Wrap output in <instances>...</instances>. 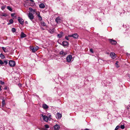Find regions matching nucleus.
<instances>
[{
	"instance_id": "dca6fc26",
	"label": "nucleus",
	"mask_w": 130,
	"mask_h": 130,
	"mask_svg": "<svg viewBox=\"0 0 130 130\" xmlns=\"http://www.w3.org/2000/svg\"><path fill=\"white\" fill-rule=\"evenodd\" d=\"M78 36V35L77 34H73V37L75 39H77Z\"/></svg>"
},
{
	"instance_id": "4be33fe9",
	"label": "nucleus",
	"mask_w": 130,
	"mask_h": 130,
	"mask_svg": "<svg viewBox=\"0 0 130 130\" xmlns=\"http://www.w3.org/2000/svg\"><path fill=\"white\" fill-rule=\"evenodd\" d=\"M7 8V9L10 11H12V8L10 6H8Z\"/></svg>"
},
{
	"instance_id": "8fccbe9b",
	"label": "nucleus",
	"mask_w": 130,
	"mask_h": 130,
	"mask_svg": "<svg viewBox=\"0 0 130 130\" xmlns=\"http://www.w3.org/2000/svg\"><path fill=\"white\" fill-rule=\"evenodd\" d=\"M1 86H0V91H1Z\"/></svg>"
},
{
	"instance_id": "f704fd0d",
	"label": "nucleus",
	"mask_w": 130,
	"mask_h": 130,
	"mask_svg": "<svg viewBox=\"0 0 130 130\" xmlns=\"http://www.w3.org/2000/svg\"><path fill=\"white\" fill-rule=\"evenodd\" d=\"M90 51L92 53H93V49L92 48L90 49Z\"/></svg>"
},
{
	"instance_id": "412c9836",
	"label": "nucleus",
	"mask_w": 130,
	"mask_h": 130,
	"mask_svg": "<svg viewBox=\"0 0 130 130\" xmlns=\"http://www.w3.org/2000/svg\"><path fill=\"white\" fill-rule=\"evenodd\" d=\"M0 56L2 59H4L5 58V56L2 53L1 54Z\"/></svg>"
},
{
	"instance_id": "bb28decb",
	"label": "nucleus",
	"mask_w": 130,
	"mask_h": 130,
	"mask_svg": "<svg viewBox=\"0 0 130 130\" xmlns=\"http://www.w3.org/2000/svg\"><path fill=\"white\" fill-rule=\"evenodd\" d=\"M120 128V126L119 125L117 126L116 127L115 130H117Z\"/></svg>"
},
{
	"instance_id": "37998d69",
	"label": "nucleus",
	"mask_w": 130,
	"mask_h": 130,
	"mask_svg": "<svg viewBox=\"0 0 130 130\" xmlns=\"http://www.w3.org/2000/svg\"><path fill=\"white\" fill-rule=\"evenodd\" d=\"M35 48H36V50L37 51V50H38L39 48V47L37 46L36 47H35Z\"/></svg>"
},
{
	"instance_id": "a19ab883",
	"label": "nucleus",
	"mask_w": 130,
	"mask_h": 130,
	"mask_svg": "<svg viewBox=\"0 0 130 130\" xmlns=\"http://www.w3.org/2000/svg\"><path fill=\"white\" fill-rule=\"evenodd\" d=\"M15 13H12L11 14V16L12 17H13L14 16V15H15Z\"/></svg>"
},
{
	"instance_id": "f257e3e1",
	"label": "nucleus",
	"mask_w": 130,
	"mask_h": 130,
	"mask_svg": "<svg viewBox=\"0 0 130 130\" xmlns=\"http://www.w3.org/2000/svg\"><path fill=\"white\" fill-rule=\"evenodd\" d=\"M60 44L64 47H67L69 45L68 42L66 41H63L61 43H60Z\"/></svg>"
},
{
	"instance_id": "b1692460",
	"label": "nucleus",
	"mask_w": 130,
	"mask_h": 130,
	"mask_svg": "<svg viewBox=\"0 0 130 130\" xmlns=\"http://www.w3.org/2000/svg\"><path fill=\"white\" fill-rule=\"evenodd\" d=\"M38 19L40 21H41L42 20V18L41 16L40 15H39V16H38Z\"/></svg>"
},
{
	"instance_id": "aec40b11",
	"label": "nucleus",
	"mask_w": 130,
	"mask_h": 130,
	"mask_svg": "<svg viewBox=\"0 0 130 130\" xmlns=\"http://www.w3.org/2000/svg\"><path fill=\"white\" fill-rule=\"evenodd\" d=\"M9 22L10 23L8 24V25L10 24H12L13 22V21L12 19H11L9 20Z\"/></svg>"
},
{
	"instance_id": "09e8293b",
	"label": "nucleus",
	"mask_w": 130,
	"mask_h": 130,
	"mask_svg": "<svg viewBox=\"0 0 130 130\" xmlns=\"http://www.w3.org/2000/svg\"><path fill=\"white\" fill-rule=\"evenodd\" d=\"M19 86V87H21V85H20V84H19V85H18Z\"/></svg>"
},
{
	"instance_id": "5701e85b",
	"label": "nucleus",
	"mask_w": 130,
	"mask_h": 130,
	"mask_svg": "<svg viewBox=\"0 0 130 130\" xmlns=\"http://www.w3.org/2000/svg\"><path fill=\"white\" fill-rule=\"evenodd\" d=\"M11 31L13 33H14L16 31V29L15 28H13L11 29Z\"/></svg>"
},
{
	"instance_id": "39448f33",
	"label": "nucleus",
	"mask_w": 130,
	"mask_h": 130,
	"mask_svg": "<svg viewBox=\"0 0 130 130\" xmlns=\"http://www.w3.org/2000/svg\"><path fill=\"white\" fill-rule=\"evenodd\" d=\"M28 15V18L31 20L32 21L34 19V16L32 13H29Z\"/></svg>"
},
{
	"instance_id": "7c9ffc66",
	"label": "nucleus",
	"mask_w": 130,
	"mask_h": 130,
	"mask_svg": "<svg viewBox=\"0 0 130 130\" xmlns=\"http://www.w3.org/2000/svg\"><path fill=\"white\" fill-rule=\"evenodd\" d=\"M63 52L62 51H60L59 53V54L61 55H62L63 54Z\"/></svg>"
},
{
	"instance_id": "de8ad7c7",
	"label": "nucleus",
	"mask_w": 130,
	"mask_h": 130,
	"mask_svg": "<svg viewBox=\"0 0 130 130\" xmlns=\"http://www.w3.org/2000/svg\"><path fill=\"white\" fill-rule=\"evenodd\" d=\"M127 55L128 56H130V54H128L127 53Z\"/></svg>"
},
{
	"instance_id": "9b49d317",
	"label": "nucleus",
	"mask_w": 130,
	"mask_h": 130,
	"mask_svg": "<svg viewBox=\"0 0 130 130\" xmlns=\"http://www.w3.org/2000/svg\"><path fill=\"white\" fill-rule=\"evenodd\" d=\"M63 36V33L62 32H60V34H58L57 35V37L59 38H60L62 37Z\"/></svg>"
},
{
	"instance_id": "3c124183",
	"label": "nucleus",
	"mask_w": 130,
	"mask_h": 130,
	"mask_svg": "<svg viewBox=\"0 0 130 130\" xmlns=\"http://www.w3.org/2000/svg\"><path fill=\"white\" fill-rule=\"evenodd\" d=\"M25 23H26V24H27L28 23V22H27L26 21H25Z\"/></svg>"
},
{
	"instance_id": "c03bdc74",
	"label": "nucleus",
	"mask_w": 130,
	"mask_h": 130,
	"mask_svg": "<svg viewBox=\"0 0 130 130\" xmlns=\"http://www.w3.org/2000/svg\"><path fill=\"white\" fill-rule=\"evenodd\" d=\"M51 116V115H48V117H48V118H49V120H50L51 118H50V117Z\"/></svg>"
},
{
	"instance_id": "c85d7f7f",
	"label": "nucleus",
	"mask_w": 130,
	"mask_h": 130,
	"mask_svg": "<svg viewBox=\"0 0 130 130\" xmlns=\"http://www.w3.org/2000/svg\"><path fill=\"white\" fill-rule=\"evenodd\" d=\"M4 82H2L1 80H0V84L2 85H4Z\"/></svg>"
},
{
	"instance_id": "0eeeda50",
	"label": "nucleus",
	"mask_w": 130,
	"mask_h": 130,
	"mask_svg": "<svg viewBox=\"0 0 130 130\" xmlns=\"http://www.w3.org/2000/svg\"><path fill=\"white\" fill-rule=\"evenodd\" d=\"M18 20L21 25H23L24 21L22 18L19 17L18 18Z\"/></svg>"
},
{
	"instance_id": "9d476101",
	"label": "nucleus",
	"mask_w": 130,
	"mask_h": 130,
	"mask_svg": "<svg viewBox=\"0 0 130 130\" xmlns=\"http://www.w3.org/2000/svg\"><path fill=\"white\" fill-rule=\"evenodd\" d=\"M110 56L112 59H113L116 58V55L115 54V53H110Z\"/></svg>"
},
{
	"instance_id": "6e6552de",
	"label": "nucleus",
	"mask_w": 130,
	"mask_h": 130,
	"mask_svg": "<svg viewBox=\"0 0 130 130\" xmlns=\"http://www.w3.org/2000/svg\"><path fill=\"white\" fill-rule=\"evenodd\" d=\"M55 21L57 23L59 24L61 22V20L59 17H58L56 19Z\"/></svg>"
},
{
	"instance_id": "ea45409f",
	"label": "nucleus",
	"mask_w": 130,
	"mask_h": 130,
	"mask_svg": "<svg viewBox=\"0 0 130 130\" xmlns=\"http://www.w3.org/2000/svg\"><path fill=\"white\" fill-rule=\"evenodd\" d=\"M42 24L44 26H46V24L44 22H43L42 23Z\"/></svg>"
},
{
	"instance_id": "a211bd4d",
	"label": "nucleus",
	"mask_w": 130,
	"mask_h": 130,
	"mask_svg": "<svg viewBox=\"0 0 130 130\" xmlns=\"http://www.w3.org/2000/svg\"><path fill=\"white\" fill-rule=\"evenodd\" d=\"M5 104V100L3 99L2 102V106L3 107L4 106Z\"/></svg>"
},
{
	"instance_id": "c9c22d12",
	"label": "nucleus",
	"mask_w": 130,
	"mask_h": 130,
	"mask_svg": "<svg viewBox=\"0 0 130 130\" xmlns=\"http://www.w3.org/2000/svg\"><path fill=\"white\" fill-rule=\"evenodd\" d=\"M4 63L5 64H7L8 63V61L7 60H5L4 61Z\"/></svg>"
},
{
	"instance_id": "cd10ccee",
	"label": "nucleus",
	"mask_w": 130,
	"mask_h": 130,
	"mask_svg": "<svg viewBox=\"0 0 130 130\" xmlns=\"http://www.w3.org/2000/svg\"><path fill=\"white\" fill-rule=\"evenodd\" d=\"M1 15L2 16L6 17L7 16V14L6 13H3Z\"/></svg>"
},
{
	"instance_id": "49530a36",
	"label": "nucleus",
	"mask_w": 130,
	"mask_h": 130,
	"mask_svg": "<svg viewBox=\"0 0 130 130\" xmlns=\"http://www.w3.org/2000/svg\"><path fill=\"white\" fill-rule=\"evenodd\" d=\"M40 130H45V129L44 128H41V129Z\"/></svg>"
},
{
	"instance_id": "1a4fd4ad",
	"label": "nucleus",
	"mask_w": 130,
	"mask_h": 130,
	"mask_svg": "<svg viewBox=\"0 0 130 130\" xmlns=\"http://www.w3.org/2000/svg\"><path fill=\"white\" fill-rule=\"evenodd\" d=\"M54 127L55 130H58L60 128V126L57 124L54 126Z\"/></svg>"
},
{
	"instance_id": "ddd939ff",
	"label": "nucleus",
	"mask_w": 130,
	"mask_h": 130,
	"mask_svg": "<svg viewBox=\"0 0 130 130\" xmlns=\"http://www.w3.org/2000/svg\"><path fill=\"white\" fill-rule=\"evenodd\" d=\"M55 31V29L54 28H53L51 29H50L48 30V31L51 34H53L54 32Z\"/></svg>"
},
{
	"instance_id": "6ab92c4d",
	"label": "nucleus",
	"mask_w": 130,
	"mask_h": 130,
	"mask_svg": "<svg viewBox=\"0 0 130 130\" xmlns=\"http://www.w3.org/2000/svg\"><path fill=\"white\" fill-rule=\"evenodd\" d=\"M31 49L32 50V52H34L36 51V49L35 47H32V48H31Z\"/></svg>"
},
{
	"instance_id": "f03ea898",
	"label": "nucleus",
	"mask_w": 130,
	"mask_h": 130,
	"mask_svg": "<svg viewBox=\"0 0 130 130\" xmlns=\"http://www.w3.org/2000/svg\"><path fill=\"white\" fill-rule=\"evenodd\" d=\"M9 64L10 67H13L15 66V61L10 60L9 62Z\"/></svg>"
},
{
	"instance_id": "72a5a7b5",
	"label": "nucleus",
	"mask_w": 130,
	"mask_h": 130,
	"mask_svg": "<svg viewBox=\"0 0 130 130\" xmlns=\"http://www.w3.org/2000/svg\"><path fill=\"white\" fill-rule=\"evenodd\" d=\"M36 14L38 16H39V15H40V13L39 12H36Z\"/></svg>"
},
{
	"instance_id": "f8f14e48",
	"label": "nucleus",
	"mask_w": 130,
	"mask_h": 130,
	"mask_svg": "<svg viewBox=\"0 0 130 130\" xmlns=\"http://www.w3.org/2000/svg\"><path fill=\"white\" fill-rule=\"evenodd\" d=\"M62 117V115L59 113H57L56 116V118L57 119H60Z\"/></svg>"
},
{
	"instance_id": "2eb2a0df",
	"label": "nucleus",
	"mask_w": 130,
	"mask_h": 130,
	"mask_svg": "<svg viewBox=\"0 0 130 130\" xmlns=\"http://www.w3.org/2000/svg\"><path fill=\"white\" fill-rule=\"evenodd\" d=\"M26 36L25 34H24L23 32H22L21 35V38H23L26 37Z\"/></svg>"
},
{
	"instance_id": "4c0bfd02",
	"label": "nucleus",
	"mask_w": 130,
	"mask_h": 130,
	"mask_svg": "<svg viewBox=\"0 0 130 130\" xmlns=\"http://www.w3.org/2000/svg\"><path fill=\"white\" fill-rule=\"evenodd\" d=\"M115 64L116 65V67H118V61H116V63H115Z\"/></svg>"
},
{
	"instance_id": "a878e982",
	"label": "nucleus",
	"mask_w": 130,
	"mask_h": 130,
	"mask_svg": "<svg viewBox=\"0 0 130 130\" xmlns=\"http://www.w3.org/2000/svg\"><path fill=\"white\" fill-rule=\"evenodd\" d=\"M120 128L122 129H124L125 128V126L124 125H121Z\"/></svg>"
},
{
	"instance_id": "58836bf2",
	"label": "nucleus",
	"mask_w": 130,
	"mask_h": 130,
	"mask_svg": "<svg viewBox=\"0 0 130 130\" xmlns=\"http://www.w3.org/2000/svg\"><path fill=\"white\" fill-rule=\"evenodd\" d=\"M63 54L62 55L63 56H65L67 54V53L66 52H63Z\"/></svg>"
},
{
	"instance_id": "79ce46f5",
	"label": "nucleus",
	"mask_w": 130,
	"mask_h": 130,
	"mask_svg": "<svg viewBox=\"0 0 130 130\" xmlns=\"http://www.w3.org/2000/svg\"><path fill=\"white\" fill-rule=\"evenodd\" d=\"M68 36V37H73V34L72 35H69Z\"/></svg>"
},
{
	"instance_id": "20e7f679",
	"label": "nucleus",
	"mask_w": 130,
	"mask_h": 130,
	"mask_svg": "<svg viewBox=\"0 0 130 130\" xmlns=\"http://www.w3.org/2000/svg\"><path fill=\"white\" fill-rule=\"evenodd\" d=\"M108 40L110 43L112 45H116L117 42L115 40L112 39H109Z\"/></svg>"
},
{
	"instance_id": "7ed1b4c3",
	"label": "nucleus",
	"mask_w": 130,
	"mask_h": 130,
	"mask_svg": "<svg viewBox=\"0 0 130 130\" xmlns=\"http://www.w3.org/2000/svg\"><path fill=\"white\" fill-rule=\"evenodd\" d=\"M72 56L71 55H69L66 58V60L67 62H70L71 61L72 59Z\"/></svg>"
},
{
	"instance_id": "473e14b6",
	"label": "nucleus",
	"mask_w": 130,
	"mask_h": 130,
	"mask_svg": "<svg viewBox=\"0 0 130 130\" xmlns=\"http://www.w3.org/2000/svg\"><path fill=\"white\" fill-rule=\"evenodd\" d=\"M4 63V62L1 60H0V64H2Z\"/></svg>"
},
{
	"instance_id": "393cba45",
	"label": "nucleus",
	"mask_w": 130,
	"mask_h": 130,
	"mask_svg": "<svg viewBox=\"0 0 130 130\" xmlns=\"http://www.w3.org/2000/svg\"><path fill=\"white\" fill-rule=\"evenodd\" d=\"M29 10L31 11L32 12V11H33V12H35V10H33L32 8H29Z\"/></svg>"
},
{
	"instance_id": "864d4df0",
	"label": "nucleus",
	"mask_w": 130,
	"mask_h": 130,
	"mask_svg": "<svg viewBox=\"0 0 130 130\" xmlns=\"http://www.w3.org/2000/svg\"><path fill=\"white\" fill-rule=\"evenodd\" d=\"M128 77L130 78V75H129V76H128Z\"/></svg>"
},
{
	"instance_id": "2f4dec72",
	"label": "nucleus",
	"mask_w": 130,
	"mask_h": 130,
	"mask_svg": "<svg viewBox=\"0 0 130 130\" xmlns=\"http://www.w3.org/2000/svg\"><path fill=\"white\" fill-rule=\"evenodd\" d=\"M2 49L5 52H6L5 50L6 49L5 47H2Z\"/></svg>"
},
{
	"instance_id": "4468645a",
	"label": "nucleus",
	"mask_w": 130,
	"mask_h": 130,
	"mask_svg": "<svg viewBox=\"0 0 130 130\" xmlns=\"http://www.w3.org/2000/svg\"><path fill=\"white\" fill-rule=\"evenodd\" d=\"M42 107L44 109H48V106L46 104H43L42 105Z\"/></svg>"
},
{
	"instance_id": "c756f323",
	"label": "nucleus",
	"mask_w": 130,
	"mask_h": 130,
	"mask_svg": "<svg viewBox=\"0 0 130 130\" xmlns=\"http://www.w3.org/2000/svg\"><path fill=\"white\" fill-rule=\"evenodd\" d=\"M44 127L46 128H48L49 127V126L47 125H45L44 126Z\"/></svg>"
},
{
	"instance_id": "423d86ee",
	"label": "nucleus",
	"mask_w": 130,
	"mask_h": 130,
	"mask_svg": "<svg viewBox=\"0 0 130 130\" xmlns=\"http://www.w3.org/2000/svg\"><path fill=\"white\" fill-rule=\"evenodd\" d=\"M41 116L42 117L43 120L46 122L48 120H50L49 118H48L47 116L45 115H43L42 114Z\"/></svg>"
},
{
	"instance_id": "a18cd8bd",
	"label": "nucleus",
	"mask_w": 130,
	"mask_h": 130,
	"mask_svg": "<svg viewBox=\"0 0 130 130\" xmlns=\"http://www.w3.org/2000/svg\"><path fill=\"white\" fill-rule=\"evenodd\" d=\"M5 90H6L7 89V87H6L5 88H4Z\"/></svg>"
},
{
	"instance_id": "e433bc0d",
	"label": "nucleus",
	"mask_w": 130,
	"mask_h": 130,
	"mask_svg": "<svg viewBox=\"0 0 130 130\" xmlns=\"http://www.w3.org/2000/svg\"><path fill=\"white\" fill-rule=\"evenodd\" d=\"M68 37L67 36H66L65 37V39L67 40H69Z\"/></svg>"
},
{
	"instance_id": "603ef678",
	"label": "nucleus",
	"mask_w": 130,
	"mask_h": 130,
	"mask_svg": "<svg viewBox=\"0 0 130 130\" xmlns=\"http://www.w3.org/2000/svg\"><path fill=\"white\" fill-rule=\"evenodd\" d=\"M85 130H89L88 129H85Z\"/></svg>"
},
{
	"instance_id": "f3484780",
	"label": "nucleus",
	"mask_w": 130,
	"mask_h": 130,
	"mask_svg": "<svg viewBox=\"0 0 130 130\" xmlns=\"http://www.w3.org/2000/svg\"><path fill=\"white\" fill-rule=\"evenodd\" d=\"M39 7L41 8H43L45 7V6L43 3H41L39 5Z\"/></svg>"
}]
</instances>
